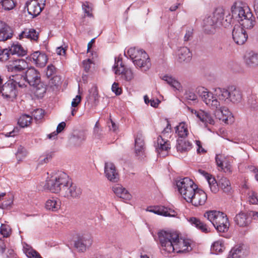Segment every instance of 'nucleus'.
Listing matches in <instances>:
<instances>
[{"instance_id": "nucleus-1", "label": "nucleus", "mask_w": 258, "mask_h": 258, "mask_svg": "<svg viewBox=\"0 0 258 258\" xmlns=\"http://www.w3.org/2000/svg\"><path fill=\"white\" fill-rule=\"evenodd\" d=\"M43 187L52 193L68 199L80 197L82 194L81 188L72 182L67 174L62 171H57L48 177Z\"/></svg>"}, {"instance_id": "nucleus-2", "label": "nucleus", "mask_w": 258, "mask_h": 258, "mask_svg": "<svg viewBox=\"0 0 258 258\" xmlns=\"http://www.w3.org/2000/svg\"><path fill=\"white\" fill-rule=\"evenodd\" d=\"M160 249L164 255L173 252H184L188 250L190 243L188 240L179 238L175 232L161 230L158 233Z\"/></svg>"}, {"instance_id": "nucleus-3", "label": "nucleus", "mask_w": 258, "mask_h": 258, "mask_svg": "<svg viewBox=\"0 0 258 258\" xmlns=\"http://www.w3.org/2000/svg\"><path fill=\"white\" fill-rule=\"evenodd\" d=\"M232 16L245 29H251L255 25V17L249 8L241 1L234 3L231 7Z\"/></svg>"}, {"instance_id": "nucleus-4", "label": "nucleus", "mask_w": 258, "mask_h": 258, "mask_svg": "<svg viewBox=\"0 0 258 258\" xmlns=\"http://www.w3.org/2000/svg\"><path fill=\"white\" fill-rule=\"evenodd\" d=\"M199 93L202 101L211 109L220 111L222 114L219 118L226 123H229V118H231V113L227 107L220 106V103L216 97H214L211 92L204 87H201L198 90Z\"/></svg>"}, {"instance_id": "nucleus-5", "label": "nucleus", "mask_w": 258, "mask_h": 258, "mask_svg": "<svg viewBox=\"0 0 258 258\" xmlns=\"http://www.w3.org/2000/svg\"><path fill=\"white\" fill-rule=\"evenodd\" d=\"M204 216L212 223L218 232H226L228 230L230 224L227 215L224 213L210 210L206 211Z\"/></svg>"}, {"instance_id": "nucleus-6", "label": "nucleus", "mask_w": 258, "mask_h": 258, "mask_svg": "<svg viewBox=\"0 0 258 258\" xmlns=\"http://www.w3.org/2000/svg\"><path fill=\"white\" fill-rule=\"evenodd\" d=\"M124 54L130 56L136 67L140 68L143 71H148L151 66L148 54L143 50L131 47L124 52Z\"/></svg>"}, {"instance_id": "nucleus-7", "label": "nucleus", "mask_w": 258, "mask_h": 258, "mask_svg": "<svg viewBox=\"0 0 258 258\" xmlns=\"http://www.w3.org/2000/svg\"><path fill=\"white\" fill-rule=\"evenodd\" d=\"M176 185L179 193L187 202L198 188L194 181L188 177H184L177 181Z\"/></svg>"}, {"instance_id": "nucleus-8", "label": "nucleus", "mask_w": 258, "mask_h": 258, "mask_svg": "<svg viewBox=\"0 0 258 258\" xmlns=\"http://www.w3.org/2000/svg\"><path fill=\"white\" fill-rule=\"evenodd\" d=\"M171 132V125L168 121L167 122L166 126L162 132L157 140L158 145L157 150L158 152L161 154L162 152L168 153L170 149V145L168 141L169 137V133Z\"/></svg>"}, {"instance_id": "nucleus-9", "label": "nucleus", "mask_w": 258, "mask_h": 258, "mask_svg": "<svg viewBox=\"0 0 258 258\" xmlns=\"http://www.w3.org/2000/svg\"><path fill=\"white\" fill-rule=\"evenodd\" d=\"M114 71L116 74L121 75V78L126 81H130L134 78L132 71L130 69L125 67L122 64L121 58H118L117 60H115Z\"/></svg>"}, {"instance_id": "nucleus-10", "label": "nucleus", "mask_w": 258, "mask_h": 258, "mask_svg": "<svg viewBox=\"0 0 258 258\" xmlns=\"http://www.w3.org/2000/svg\"><path fill=\"white\" fill-rule=\"evenodd\" d=\"M93 243V238L89 233L79 235L78 239L75 242V247L80 251L84 252L86 249L91 246Z\"/></svg>"}, {"instance_id": "nucleus-11", "label": "nucleus", "mask_w": 258, "mask_h": 258, "mask_svg": "<svg viewBox=\"0 0 258 258\" xmlns=\"http://www.w3.org/2000/svg\"><path fill=\"white\" fill-rule=\"evenodd\" d=\"M45 0H31L26 4L28 13L34 17L39 15L45 6Z\"/></svg>"}, {"instance_id": "nucleus-12", "label": "nucleus", "mask_w": 258, "mask_h": 258, "mask_svg": "<svg viewBox=\"0 0 258 258\" xmlns=\"http://www.w3.org/2000/svg\"><path fill=\"white\" fill-rule=\"evenodd\" d=\"M207 200V195L202 189L198 188L192 195V198L187 202L195 207L202 206L205 205Z\"/></svg>"}, {"instance_id": "nucleus-13", "label": "nucleus", "mask_w": 258, "mask_h": 258, "mask_svg": "<svg viewBox=\"0 0 258 258\" xmlns=\"http://www.w3.org/2000/svg\"><path fill=\"white\" fill-rule=\"evenodd\" d=\"M40 79L38 72L34 68H29L26 72L25 76L23 77V80L32 86L39 85Z\"/></svg>"}, {"instance_id": "nucleus-14", "label": "nucleus", "mask_w": 258, "mask_h": 258, "mask_svg": "<svg viewBox=\"0 0 258 258\" xmlns=\"http://www.w3.org/2000/svg\"><path fill=\"white\" fill-rule=\"evenodd\" d=\"M39 34L34 28H24V30L19 34L17 38L23 40L24 39H27L31 42L37 43L39 40Z\"/></svg>"}, {"instance_id": "nucleus-15", "label": "nucleus", "mask_w": 258, "mask_h": 258, "mask_svg": "<svg viewBox=\"0 0 258 258\" xmlns=\"http://www.w3.org/2000/svg\"><path fill=\"white\" fill-rule=\"evenodd\" d=\"M232 37L235 42L238 45H242L247 38V35L243 27L235 26L232 32Z\"/></svg>"}, {"instance_id": "nucleus-16", "label": "nucleus", "mask_w": 258, "mask_h": 258, "mask_svg": "<svg viewBox=\"0 0 258 258\" xmlns=\"http://www.w3.org/2000/svg\"><path fill=\"white\" fill-rule=\"evenodd\" d=\"M104 172L106 177L109 181L116 182L119 180V174L115 165L112 163H105Z\"/></svg>"}, {"instance_id": "nucleus-17", "label": "nucleus", "mask_w": 258, "mask_h": 258, "mask_svg": "<svg viewBox=\"0 0 258 258\" xmlns=\"http://www.w3.org/2000/svg\"><path fill=\"white\" fill-rule=\"evenodd\" d=\"M148 211L165 217H174L176 213L172 209L162 206H154L148 208Z\"/></svg>"}, {"instance_id": "nucleus-18", "label": "nucleus", "mask_w": 258, "mask_h": 258, "mask_svg": "<svg viewBox=\"0 0 258 258\" xmlns=\"http://www.w3.org/2000/svg\"><path fill=\"white\" fill-rule=\"evenodd\" d=\"M251 213L241 212L235 216L234 221L239 227H246L251 222Z\"/></svg>"}, {"instance_id": "nucleus-19", "label": "nucleus", "mask_w": 258, "mask_h": 258, "mask_svg": "<svg viewBox=\"0 0 258 258\" xmlns=\"http://www.w3.org/2000/svg\"><path fill=\"white\" fill-rule=\"evenodd\" d=\"M27 67L28 64L24 59H18L8 65V70L9 72L16 73L21 72Z\"/></svg>"}, {"instance_id": "nucleus-20", "label": "nucleus", "mask_w": 258, "mask_h": 258, "mask_svg": "<svg viewBox=\"0 0 258 258\" xmlns=\"http://www.w3.org/2000/svg\"><path fill=\"white\" fill-rule=\"evenodd\" d=\"M9 59L11 55H17L18 56H24L27 54V50L19 43H13L7 49Z\"/></svg>"}, {"instance_id": "nucleus-21", "label": "nucleus", "mask_w": 258, "mask_h": 258, "mask_svg": "<svg viewBox=\"0 0 258 258\" xmlns=\"http://www.w3.org/2000/svg\"><path fill=\"white\" fill-rule=\"evenodd\" d=\"M11 28L5 22L0 21V41H6L12 37Z\"/></svg>"}, {"instance_id": "nucleus-22", "label": "nucleus", "mask_w": 258, "mask_h": 258, "mask_svg": "<svg viewBox=\"0 0 258 258\" xmlns=\"http://www.w3.org/2000/svg\"><path fill=\"white\" fill-rule=\"evenodd\" d=\"M30 57L33 59L37 67L40 68L45 66L47 61L46 55L39 51L34 52L31 54Z\"/></svg>"}, {"instance_id": "nucleus-23", "label": "nucleus", "mask_w": 258, "mask_h": 258, "mask_svg": "<svg viewBox=\"0 0 258 258\" xmlns=\"http://www.w3.org/2000/svg\"><path fill=\"white\" fill-rule=\"evenodd\" d=\"M135 152L138 156H142L145 152L144 139L141 134H137L135 140Z\"/></svg>"}, {"instance_id": "nucleus-24", "label": "nucleus", "mask_w": 258, "mask_h": 258, "mask_svg": "<svg viewBox=\"0 0 258 258\" xmlns=\"http://www.w3.org/2000/svg\"><path fill=\"white\" fill-rule=\"evenodd\" d=\"M191 112L196 114L197 117L205 124H207V123H209L210 124H214V120L212 116L208 112H205L204 111L200 110L199 111H197L196 110H194L193 109L191 110Z\"/></svg>"}, {"instance_id": "nucleus-25", "label": "nucleus", "mask_w": 258, "mask_h": 258, "mask_svg": "<svg viewBox=\"0 0 258 258\" xmlns=\"http://www.w3.org/2000/svg\"><path fill=\"white\" fill-rule=\"evenodd\" d=\"M112 190L117 197L124 201L130 200L132 198L131 195L128 191L120 185L117 184L114 186L112 187Z\"/></svg>"}, {"instance_id": "nucleus-26", "label": "nucleus", "mask_w": 258, "mask_h": 258, "mask_svg": "<svg viewBox=\"0 0 258 258\" xmlns=\"http://www.w3.org/2000/svg\"><path fill=\"white\" fill-rule=\"evenodd\" d=\"M45 207L47 210L57 212L60 209L61 201L57 198H51L46 201Z\"/></svg>"}, {"instance_id": "nucleus-27", "label": "nucleus", "mask_w": 258, "mask_h": 258, "mask_svg": "<svg viewBox=\"0 0 258 258\" xmlns=\"http://www.w3.org/2000/svg\"><path fill=\"white\" fill-rule=\"evenodd\" d=\"M188 221L202 232L207 233L210 232V228L204 222L196 217L190 218Z\"/></svg>"}, {"instance_id": "nucleus-28", "label": "nucleus", "mask_w": 258, "mask_h": 258, "mask_svg": "<svg viewBox=\"0 0 258 258\" xmlns=\"http://www.w3.org/2000/svg\"><path fill=\"white\" fill-rule=\"evenodd\" d=\"M192 57L190 50L187 47H181L178 51V58L179 62H188Z\"/></svg>"}, {"instance_id": "nucleus-29", "label": "nucleus", "mask_w": 258, "mask_h": 258, "mask_svg": "<svg viewBox=\"0 0 258 258\" xmlns=\"http://www.w3.org/2000/svg\"><path fill=\"white\" fill-rule=\"evenodd\" d=\"M216 99L221 101H226L229 99V87L228 89L217 88L214 89V93L211 92Z\"/></svg>"}, {"instance_id": "nucleus-30", "label": "nucleus", "mask_w": 258, "mask_h": 258, "mask_svg": "<svg viewBox=\"0 0 258 258\" xmlns=\"http://www.w3.org/2000/svg\"><path fill=\"white\" fill-rule=\"evenodd\" d=\"M245 62L250 67H255L258 66V53L253 51L248 52L245 56Z\"/></svg>"}, {"instance_id": "nucleus-31", "label": "nucleus", "mask_w": 258, "mask_h": 258, "mask_svg": "<svg viewBox=\"0 0 258 258\" xmlns=\"http://www.w3.org/2000/svg\"><path fill=\"white\" fill-rule=\"evenodd\" d=\"M229 99L233 103H238L242 100L241 93L235 87L233 86L229 87Z\"/></svg>"}, {"instance_id": "nucleus-32", "label": "nucleus", "mask_w": 258, "mask_h": 258, "mask_svg": "<svg viewBox=\"0 0 258 258\" xmlns=\"http://www.w3.org/2000/svg\"><path fill=\"white\" fill-rule=\"evenodd\" d=\"M192 144L188 141L183 139L177 140L176 149L178 152L185 153L190 150Z\"/></svg>"}, {"instance_id": "nucleus-33", "label": "nucleus", "mask_w": 258, "mask_h": 258, "mask_svg": "<svg viewBox=\"0 0 258 258\" xmlns=\"http://www.w3.org/2000/svg\"><path fill=\"white\" fill-rule=\"evenodd\" d=\"M217 22L211 16L204 20V29L207 33H214Z\"/></svg>"}, {"instance_id": "nucleus-34", "label": "nucleus", "mask_w": 258, "mask_h": 258, "mask_svg": "<svg viewBox=\"0 0 258 258\" xmlns=\"http://www.w3.org/2000/svg\"><path fill=\"white\" fill-rule=\"evenodd\" d=\"M218 185L224 192H231L232 189L231 182L227 177H222L218 181Z\"/></svg>"}, {"instance_id": "nucleus-35", "label": "nucleus", "mask_w": 258, "mask_h": 258, "mask_svg": "<svg viewBox=\"0 0 258 258\" xmlns=\"http://www.w3.org/2000/svg\"><path fill=\"white\" fill-rule=\"evenodd\" d=\"M23 251L29 258H42L40 254L31 246L26 244L23 246Z\"/></svg>"}, {"instance_id": "nucleus-36", "label": "nucleus", "mask_w": 258, "mask_h": 258, "mask_svg": "<svg viewBox=\"0 0 258 258\" xmlns=\"http://www.w3.org/2000/svg\"><path fill=\"white\" fill-rule=\"evenodd\" d=\"M176 133L180 138H185L188 135L187 125L184 122H181L176 127Z\"/></svg>"}, {"instance_id": "nucleus-37", "label": "nucleus", "mask_w": 258, "mask_h": 258, "mask_svg": "<svg viewBox=\"0 0 258 258\" xmlns=\"http://www.w3.org/2000/svg\"><path fill=\"white\" fill-rule=\"evenodd\" d=\"M32 121L31 116L24 114L20 116L18 123L21 127H25L29 126L32 123Z\"/></svg>"}, {"instance_id": "nucleus-38", "label": "nucleus", "mask_w": 258, "mask_h": 258, "mask_svg": "<svg viewBox=\"0 0 258 258\" xmlns=\"http://www.w3.org/2000/svg\"><path fill=\"white\" fill-rule=\"evenodd\" d=\"M162 79L166 81L173 88L176 90H180L181 88L180 83L170 76L167 75L164 76L162 78Z\"/></svg>"}, {"instance_id": "nucleus-39", "label": "nucleus", "mask_w": 258, "mask_h": 258, "mask_svg": "<svg viewBox=\"0 0 258 258\" xmlns=\"http://www.w3.org/2000/svg\"><path fill=\"white\" fill-rule=\"evenodd\" d=\"M94 61L90 58L85 59L82 62V67L84 71L87 73L91 71V69L94 68Z\"/></svg>"}, {"instance_id": "nucleus-40", "label": "nucleus", "mask_w": 258, "mask_h": 258, "mask_svg": "<svg viewBox=\"0 0 258 258\" xmlns=\"http://www.w3.org/2000/svg\"><path fill=\"white\" fill-rule=\"evenodd\" d=\"M0 234L4 237H9L12 234V229L10 225L4 223L1 224L0 227Z\"/></svg>"}, {"instance_id": "nucleus-41", "label": "nucleus", "mask_w": 258, "mask_h": 258, "mask_svg": "<svg viewBox=\"0 0 258 258\" xmlns=\"http://www.w3.org/2000/svg\"><path fill=\"white\" fill-rule=\"evenodd\" d=\"M225 249L224 245L222 240L215 241L211 247V249L215 253L221 252Z\"/></svg>"}, {"instance_id": "nucleus-42", "label": "nucleus", "mask_w": 258, "mask_h": 258, "mask_svg": "<svg viewBox=\"0 0 258 258\" xmlns=\"http://www.w3.org/2000/svg\"><path fill=\"white\" fill-rule=\"evenodd\" d=\"M2 6L3 9L6 11H10L15 7V3L13 0H3L0 4Z\"/></svg>"}, {"instance_id": "nucleus-43", "label": "nucleus", "mask_w": 258, "mask_h": 258, "mask_svg": "<svg viewBox=\"0 0 258 258\" xmlns=\"http://www.w3.org/2000/svg\"><path fill=\"white\" fill-rule=\"evenodd\" d=\"M199 172L205 177L208 182L209 186L218 183L215 178L205 171L202 169H199Z\"/></svg>"}, {"instance_id": "nucleus-44", "label": "nucleus", "mask_w": 258, "mask_h": 258, "mask_svg": "<svg viewBox=\"0 0 258 258\" xmlns=\"http://www.w3.org/2000/svg\"><path fill=\"white\" fill-rule=\"evenodd\" d=\"M54 155L53 152H46L44 155L41 156L39 158V163L43 164L46 163L51 160Z\"/></svg>"}, {"instance_id": "nucleus-45", "label": "nucleus", "mask_w": 258, "mask_h": 258, "mask_svg": "<svg viewBox=\"0 0 258 258\" xmlns=\"http://www.w3.org/2000/svg\"><path fill=\"white\" fill-rule=\"evenodd\" d=\"M82 8L85 13L88 17H93V15L92 13V5L89 4V2H86L82 5Z\"/></svg>"}, {"instance_id": "nucleus-46", "label": "nucleus", "mask_w": 258, "mask_h": 258, "mask_svg": "<svg viewBox=\"0 0 258 258\" xmlns=\"http://www.w3.org/2000/svg\"><path fill=\"white\" fill-rule=\"evenodd\" d=\"M217 22L221 20L224 16V10L222 8H218L216 9L211 16Z\"/></svg>"}, {"instance_id": "nucleus-47", "label": "nucleus", "mask_w": 258, "mask_h": 258, "mask_svg": "<svg viewBox=\"0 0 258 258\" xmlns=\"http://www.w3.org/2000/svg\"><path fill=\"white\" fill-rule=\"evenodd\" d=\"M32 115L36 120H39L43 118L44 111L41 108L36 109L33 111Z\"/></svg>"}, {"instance_id": "nucleus-48", "label": "nucleus", "mask_w": 258, "mask_h": 258, "mask_svg": "<svg viewBox=\"0 0 258 258\" xmlns=\"http://www.w3.org/2000/svg\"><path fill=\"white\" fill-rule=\"evenodd\" d=\"M8 199L7 201H4L2 204V206L4 208H7L11 207L13 203L14 196L12 195H8Z\"/></svg>"}, {"instance_id": "nucleus-49", "label": "nucleus", "mask_w": 258, "mask_h": 258, "mask_svg": "<svg viewBox=\"0 0 258 258\" xmlns=\"http://www.w3.org/2000/svg\"><path fill=\"white\" fill-rule=\"evenodd\" d=\"M111 90L116 95H119L122 93V89L119 87V84L114 82L111 87Z\"/></svg>"}, {"instance_id": "nucleus-50", "label": "nucleus", "mask_w": 258, "mask_h": 258, "mask_svg": "<svg viewBox=\"0 0 258 258\" xmlns=\"http://www.w3.org/2000/svg\"><path fill=\"white\" fill-rule=\"evenodd\" d=\"M55 71L56 68L52 64L49 65L47 67L46 75L48 78L51 77L55 73Z\"/></svg>"}, {"instance_id": "nucleus-51", "label": "nucleus", "mask_w": 258, "mask_h": 258, "mask_svg": "<svg viewBox=\"0 0 258 258\" xmlns=\"http://www.w3.org/2000/svg\"><path fill=\"white\" fill-rule=\"evenodd\" d=\"M7 49H0V60L2 61H6L9 59Z\"/></svg>"}, {"instance_id": "nucleus-52", "label": "nucleus", "mask_w": 258, "mask_h": 258, "mask_svg": "<svg viewBox=\"0 0 258 258\" xmlns=\"http://www.w3.org/2000/svg\"><path fill=\"white\" fill-rule=\"evenodd\" d=\"M196 144L198 147L197 152L199 154H204L206 153V150L203 148L202 143L199 140H196Z\"/></svg>"}, {"instance_id": "nucleus-53", "label": "nucleus", "mask_w": 258, "mask_h": 258, "mask_svg": "<svg viewBox=\"0 0 258 258\" xmlns=\"http://www.w3.org/2000/svg\"><path fill=\"white\" fill-rule=\"evenodd\" d=\"M185 97L186 99L194 101L197 99V96L196 95L190 91L186 92L185 94Z\"/></svg>"}, {"instance_id": "nucleus-54", "label": "nucleus", "mask_w": 258, "mask_h": 258, "mask_svg": "<svg viewBox=\"0 0 258 258\" xmlns=\"http://www.w3.org/2000/svg\"><path fill=\"white\" fill-rule=\"evenodd\" d=\"M249 202L250 204L256 205L258 204V199L254 193H252L249 197Z\"/></svg>"}, {"instance_id": "nucleus-55", "label": "nucleus", "mask_w": 258, "mask_h": 258, "mask_svg": "<svg viewBox=\"0 0 258 258\" xmlns=\"http://www.w3.org/2000/svg\"><path fill=\"white\" fill-rule=\"evenodd\" d=\"M193 30L192 29L189 28L188 30L186 31V32L185 34L184 35V41H188L190 38L192 37V33H193Z\"/></svg>"}, {"instance_id": "nucleus-56", "label": "nucleus", "mask_w": 258, "mask_h": 258, "mask_svg": "<svg viewBox=\"0 0 258 258\" xmlns=\"http://www.w3.org/2000/svg\"><path fill=\"white\" fill-rule=\"evenodd\" d=\"M81 97L80 95H77L76 97L73 99L72 102V106L73 107H77L78 104L81 102Z\"/></svg>"}, {"instance_id": "nucleus-57", "label": "nucleus", "mask_w": 258, "mask_h": 258, "mask_svg": "<svg viewBox=\"0 0 258 258\" xmlns=\"http://www.w3.org/2000/svg\"><path fill=\"white\" fill-rule=\"evenodd\" d=\"M221 169L226 173H230L232 172V166L227 162H224L223 168Z\"/></svg>"}, {"instance_id": "nucleus-58", "label": "nucleus", "mask_w": 258, "mask_h": 258, "mask_svg": "<svg viewBox=\"0 0 258 258\" xmlns=\"http://www.w3.org/2000/svg\"><path fill=\"white\" fill-rule=\"evenodd\" d=\"M66 52V49L62 46L58 47L56 49V52L58 55H64Z\"/></svg>"}, {"instance_id": "nucleus-59", "label": "nucleus", "mask_w": 258, "mask_h": 258, "mask_svg": "<svg viewBox=\"0 0 258 258\" xmlns=\"http://www.w3.org/2000/svg\"><path fill=\"white\" fill-rule=\"evenodd\" d=\"M66 124L63 121L59 123L56 128V132L57 133H61L63 130L64 127H66Z\"/></svg>"}, {"instance_id": "nucleus-60", "label": "nucleus", "mask_w": 258, "mask_h": 258, "mask_svg": "<svg viewBox=\"0 0 258 258\" xmlns=\"http://www.w3.org/2000/svg\"><path fill=\"white\" fill-rule=\"evenodd\" d=\"M240 252H241L240 249H239L238 248H233L232 249H231L230 253H231L232 258H236L237 254H238Z\"/></svg>"}, {"instance_id": "nucleus-61", "label": "nucleus", "mask_w": 258, "mask_h": 258, "mask_svg": "<svg viewBox=\"0 0 258 258\" xmlns=\"http://www.w3.org/2000/svg\"><path fill=\"white\" fill-rule=\"evenodd\" d=\"M108 126L110 130H111L113 132H115L118 128L117 125L112 120V119H110V124L108 123Z\"/></svg>"}, {"instance_id": "nucleus-62", "label": "nucleus", "mask_w": 258, "mask_h": 258, "mask_svg": "<svg viewBox=\"0 0 258 258\" xmlns=\"http://www.w3.org/2000/svg\"><path fill=\"white\" fill-rule=\"evenodd\" d=\"M209 186H210L211 191L213 193L216 194V193L218 192V191H219V185H218V183L215 184L211 185Z\"/></svg>"}, {"instance_id": "nucleus-63", "label": "nucleus", "mask_w": 258, "mask_h": 258, "mask_svg": "<svg viewBox=\"0 0 258 258\" xmlns=\"http://www.w3.org/2000/svg\"><path fill=\"white\" fill-rule=\"evenodd\" d=\"M216 162L217 163V165L218 167H220L221 168H223L224 166V162L219 157V156H216Z\"/></svg>"}, {"instance_id": "nucleus-64", "label": "nucleus", "mask_w": 258, "mask_h": 258, "mask_svg": "<svg viewBox=\"0 0 258 258\" xmlns=\"http://www.w3.org/2000/svg\"><path fill=\"white\" fill-rule=\"evenodd\" d=\"M254 10L258 19V0H255L253 6Z\"/></svg>"}]
</instances>
